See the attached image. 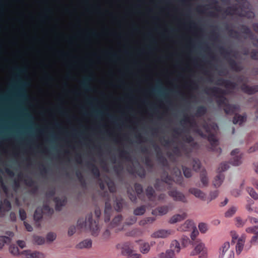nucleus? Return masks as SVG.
I'll use <instances>...</instances> for the list:
<instances>
[{
  "label": "nucleus",
  "instance_id": "412c9836",
  "mask_svg": "<svg viewBox=\"0 0 258 258\" xmlns=\"http://www.w3.org/2000/svg\"><path fill=\"white\" fill-rule=\"evenodd\" d=\"M55 203V209L57 211H60L62 207L64 206L67 202V200L65 197L55 198L54 199Z\"/></svg>",
  "mask_w": 258,
  "mask_h": 258
},
{
  "label": "nucleus",
  "instance_id": "4468645a",
  "mask_svg": "<svg viewBox=\"0 0 258 258\" xmlns=\"http://www.w3.org/2000/svg\"><path fill=\"white\" fill-rule=\"evenodd\" d=\"M170 180L171 178L168 176V175H167L165 178L162 179L161 180L157 178L155 180L154 187L156 190H161L164 187L163 183H169V181Z\"/></svg>",
  "mask_w": 258,
  "mask_h": 258
},
{
  "label": "nucleus",
  "instance_id": "13d9d810",
  "mask_svg": "<svg viewBox=\"0 0 258 258\" xmlns=\"http://www.w3.org/2000/svg\"><path fill=\"white\" fill-rule=\"evenodd\" d=\"M250 57L253 60H258V50L252 49L250 52Z\"/></svg>",
  "mask_w": 258,
  "mask_h": 258
},
{
  "label": "nucleus",
  "instance_id": "338daca9",
  "mask_svg": "<svg viewBox=\"0 0 258 258\" xmlns=\"http://www.w3.org/2000/svg\"><path fill=\"white\" fill-rule=\"evenodd\" d=\"M179 176H178L175 180V182L179 184V185H182V183H183V177L182 176L181 174V172L180 171H179Z\"/></svg>",
  "mask_w": 258,
  "mask_h": 258
},
{
  "label": "nucleus",
  "instance_id": "4c0bfd02",
  "mask_svg": "<svg viewBox=\"0 0 258 258\" xmlns=\"http://www.w3.org/2000/svg\"><path fill=\"white\" fill-rule=\"evenodd\" d=\"M240 31L243 34L248 36L252 35V34L250 28L245 25L242 24L240 26Z\"/></svg>",
  "mask_w": 258,
  "mask_h": 258
},
{
  "label": "nucleus",
  "instance_id": "473e14b6",
  "mask_svg": "<svg viewBox=\"0 0 258 258\" xmlns=\"http://www.w3.org/2000/svg\"><path fill=\"white\" fill-rule=\"evenodd\" d=\"M142 103L144 105H148L149 106V109L150 111H153L155 113H158V108L155 104L148 102L145 100H143L142 101Z\"/></svg>",
  "mask_w": 258,
  "mask_h": 258
},
{
  "label": "nucleus",
  "instance_id": "37998d69",
  "mask_svg": "<svg viewBox=\"0 0 258 258\" xmlns=\"http://www.w3.org/2000/svg\"><path fill=\"white\" fill-rule=\"evenodd\" d=\"M201 181L203 183V186H206L208 184V179L206 176V174L205 171H203L200 174Z\"/></svg>",
  "mask_w": 258,
  "mask_h": 258
},
{
  "label": "nucleus",
  "instance_id": "bf43d9fd",
  "mask_svg": "<svg viewBox=\"0 0 258 258\" xmlns=\"http://www.w3.org/2000/svg\"><path fill=\"white\" fill-rule=\"evenodd\" d=\"M135 189L138 194H141L143 191V186L140 183H136L135 184Z\"/></svg>",
  "mask_w": 258,
  "mask_h": 258
},
{
  "label": "nucleus",
  "instance_id": "774afa93",
  "mask_svg": "<svg viewBox=\"0 0 258 258\" xmlns=\"http://www.w3.org/2000/svg\"><path fill=\"white\" fill-rule=\"evenodd\" d=\"M92 172L94 175L96 176L97 177L99 176V170L98 168L94 165H92Z\"/></svg>",
  "mask_w": 258,
  "mask_h": 258
},
{
  "label": "nucleus",
  "instance_id": "3c124183",
  "mask_svg": "<svg viewBox=\"0 0 258 258\" xmlns=\"http://www.w3.org/2000/svg\"><path fill=\"white\" fill-rule=\"evenodd\" d=\"M157 210L159 213V215H163L166 214L168 212V208L167 206H161L158 207L157 209Z\"/></svg>",
  "mask_w": 258,
  "mask_h": 258
},
{
  "label": "nucleus",
  "instance_id": "49530a36",
  "mask_svg": "<svg viewBox=\"0 0 258 258\" xmlns=\"http://www.w3.org/2000/svg\"><path fill=\"white\" fill-rule=\"evenodd\" d=\"M142 161L145 165L149 167H153V164L150 157L149 156H145L142 159Z\"/></svg>",
  "mask_w": 258,
  "mask_h": 258
},
{
  "label": "nucleus",
  "instance_id": "c85d7f7f",
  "mask_svg": "<svg viewBox=\"0 0 258 258\" xmlns=\"http://www.w3.org/2000/svg\"><path fill=\"white\" fill-rule=\"evenodd\" d=\"M237 109V106L235 104H231L227 103L224 108V112L227 114H233Z\"/></svg>",
  "mask_w": 258,
  "mask_h": 258
},
{
  "label": "nucleus",
  "instance_id": "c9c22d12",
  "mask_svg": "<svg viewBox=\"0 0 258 258\" xmlns=\"http://www.w3.org/2000/svg\"><path fill=\"white\" fill-rule=\"evenodd\" d=\"M230 163L234 166H238L241 164V156H236L230 160Z\"/></svg>",
  "mask_w": 258,
  "mask_h": 258
},
{
  "label": "nucleus",
  "instance_id": "bb28decb",
  "mask_svg": "<svg viewBox=\"0 0 258 258\" xmlns=\"http://www.w3.org/2000/svg\"><path fill=\"white\" fill-rule=\"evenodd\" d=\"M135 170L137 175L141 178H144L146 175V171L144 168L139 163H138L135 166Z\"/></svg>",
  "mask_w": 258,
  "mask_h": 258
},
{
  "label": "nucleus",
  "instance_id": "dca6fc26",
  "mask_svg": "<svg viewBox=\"0 0 258 258\" xmlns=\"http://www.w3.org/2000/svg\"><path fill=\"white\" fill-rule=\"evenodd\" d=\"M117 248L122 255L127 256L129 255L128 242H124L119 243L117 245Z\"/></svg>",
  "mask_w": 258,
  "mask_h": 258
},
{
  "label": "nucleus",
  "instance_id": "aec40b11",
  "mask_svg": "<svg viewBox=\"0 0 258 258\" xmlns=\"http://www.w3.org/2000/svg\"><path fill=\"white\" fill-rule=\"evenodd\" d=\"M194 228H195V226L194 225L193 221L188 220L180 227L179 229L181 231H186L191 230Z\"/></svg>",
  "mask_w": 258,
  "mask_h": 258
},
{
  "label": "nucleus",
  "instance_id": "6e6552de",
  "mask_svg": "<svg viewBox=\"0 0 258 258\" xmlns=\"http://www.w3.org/2000/svg\"><path fill=\"white\" fill-rule=\"evenodd\" d=\"M219 258H234V252L230 249L229 242H224L219 248Z\"/></svg>",
  "mask_w": 258,
  "mask_h": 258
},
{
  "label": "nucleus",
  "instance_id": "052dcab7",
  "mask_svg": "<svg viewBox=\"0 0 258 258\" xmlns=\"http://www.w3.org/2000/svg\"><path fill=\"white\" fill-rule=\"evenodd\" d=\"M0 182H1V185H2V187L3 189V191L5 193L6 196L8 198H9L10 197V195H9V191H8V188L5 185L4 183L3 182L2 178L1 177H0Z\"/></svg>",
  "mask_w": 258,
  "mask_h": 258
},
{
  "label": "nucleus",
  "instance_id": "f8f14e48",
  "mask_svg": "<svg viewBox=\"0 0 258 258\" xmlns=\"http://www.w3.org/2000/svg\"><path fill=\"white\" fill-rule=\"evenodd\" d=\"M208 140L210 143L211 149L213 150H215L217 148V151L220 154L222 152L221 148L218 147V141L216 139L215 136L211 133L208 134Z\"/></svg>",
  "mask_w": 258,
  "mask_h": 258
},
{
  "label": "nucleus",
  "instance_id": "b1692460",
  "mask_svg": "<svg viewBox=\"0 0 258 258\" xmlns=\"http://www.w3.org/2000/svg\"><path fill=\"white\" fill-rule=\"evenodd\" d=\"M92 240L87 239L79 243L76 245V248L78 249L90 248L92 247Z\"/></svg>",
  "mask_w": 258,
  "mask_h": 258
},
{
  "label": "nucleus",
  "instance_id": "2f4dec72",
  "mask_svg": "<svg viewBox=\"0 0 258 258\" xmlns=\"http://www.w3.org/2000/svg\"><path fill=\"white\" fill-rule=\"evenodd\" d=\"M122 220V217L121 216L118 215L115 217L109 225L110 228L117 227L119 225Z\"/></svg>",
  "mask_w": 258,
  "mask_h": 258
},
{
  "label": "nucleus",
  "instance_id": "f03ea898",
  "mask_svg": "<svg viewBox=\"0 0 258 258\" xmlns=\"http://www.w3.org/2000/svg\"><path fill=\"white\" fill-rule=\"evenodd\" d=\"M77 226L81 229H89L92 235L97 236L99 235L100 228L96 221L92 219V215L89 214L85 219L80 218L77 221Z\"/></svg>",
  "mask_w": 258,
  "mask_h": 258
},
{
  "label": "nucleus",
  "instance_id": "f257e3e1",
  "mask_svg": "<svg viewBox=\"0 0 258 258\" xmlns=\"http://www.w3.org/2000/svg\"><path fill=\"white\" fill-rule=\"evenodd\" d=\"M147 92L151 95L161 98L169 105L171 104L170 101L167 99L169 93L178 97L183 96V94L178 90L168 89L165 88L159 80H157L155 87L147 91Z\"/></svg>",
  "mask_w": 258,
  "mask_h": 258
},
{
  "label": "nucleus",
  "instance_id": "a18cd8bd",
  "mask_svg": "<svg viewBox=\"0 0 258 258\" xmlns=\"http://www.w3.org/2000/svg\"><path fill=\"white\" fill-rule=\"evenodd\" d=\"M145 207L144 206H141L134 210V214L135 215H142L145 213Z\"/></svg>",
  "mask_w": 258,
  "mask_h": 258
},
{
  "label": "nucleus",
  "instance_id": "5fc2aeb1",
  "mask_svg": "<svg viewBox=\"0 0 258 258\" xmlns=\"http://www.w3.org/2000/svg\"><path fill=\"white\" fill-rule=\"evenodd\" d=\"M182 170H183V172L184 175L185 177L189 178L191 176V175H192L191 170L190 169H189L187 167L183 166Z\"/></svg>",
  "mask_w": 258,
  "mask_h": 258
},
{
  "label": "nucleus",
  "instance_id": "20e7f679",
  "mask_svg": "<svg viewBox=\"0 0 258 258\" xmlns=\"http://www.w3.org/2000/svg\"><path fill=\"white\" fill-rule=\"evenodd\" d=\"M224 14L227 16L232 15L234 13H236L239 16L241 17H246L248 19H252L254 18L255 15L252 11H245L243 12L241 10V12H238V8L236 5L228 7L223 12Z\"/></svg>",
  "mask_w": 258,
  "mask_h": 258
},
{
  "label": "nucleus",
  "instance_id": "2eb2a0df",
  "mask_svg": "<svg viewBox=\"0 0 258 258\" xmlns=\"http://www.w3.org/2000/svg\"><path fill=\"white\" fill-rule=\"evenodd\" d=\"M228 64L231 70L239 72L242 71V68L240 65L239 63L236 61L234 59L231 58H227Z\"/></svg>",
  "mask_w": 258,
  "mask_h": 258
},
{
  "label": "nucleus",
  "instance_id": "72a5a7b5",
  "mask_svg": "<svg viewBox=\"0 0 258 258\" xmlns=\"http://www.w3.org/2000/svg\"><path fill=\"white\" fill-rule=\"evenodd\" d=\"M57 237V235L55 233L50 232L48 233L46 236V240L48 243H51L54 241Z\"/></svg>",
  "mask_w": 258,
  "mask_h": 258
},
{
  "label": "nucleus",
  "instance_id": "8fccbe9b",
  "mask_svg": "<svg viewBox=\"0 0 258 258\" xmlns=\"http://www.w3.org/2000/svg\"><path fill=\"white\" fill-rule=\"evenodd\" d=\"M236 211V208L235 207H232L225 212V216L226 217H232L235 213Z\"/></svg>",
  "mask_w": 258,
  "mask_h": 258
},
{
  "label": "nucleus",
  "instance_id": "a19ab883",
  "mask_svg": "<svg viewBox=\"0 0 258 258\" xmlns=\"http://www.w3.org/2000/svg\"><path fill=\"white\" fill-rule=\"evenodd\" d=\"M150 249V246L148 243H143L141 244L140 251L142 253H147Z\"/></svg>",
  "mask_w": 258,
  "mask_h": 258
},
{
  "label": "nucleus",
  "instance_id": "680f3d73",
  "mask_svg": "<svg viewBox=\"0 0 258 258\" xmlns=\"http://www.w3.org/2000/svg\"><path fill=\"white\" fill-rule=\"evenodd\" d=\"M76 231V227L74 225L70 226L69 227L68 231V235L69 236H72L75 233Z\"/></svg>",
  "mask_w": 258,
  "mask_h": 258
},
{
  "label": "nucleus",
  "instance_id": "6e6d98bb",
  "mask_svg": "<svg viewBox=\"0 0 258 258\" xmlns=\"http://www.w3.org/2000/svg\"><path fill=\"white\" fill-rule=\"evenodd\" d=\"M219 50L220 53L222 54H225L226 56H229L231 53V50L229 49H226L223 46H220Z\"/></svg>",
  "mask_w": 258,
  "mask_h": 258
},
{
  "label": "nucleus",
  "instance_id": "423d86ee",
  "mask_svg": "<svg viewBox=\"0 0 258 258\" xmlns=\"http://www.w3.org/2000/svg\"><path fill=\"white\" fill-rule=\"evenodd\" d=\"M229 168L227 162L222 163L219 167L218 170L219 174L215 177L213 180V185L215 187H219L222 184L224 179V175L221 173L227 170Z\"/></svg>",
  "mask_w": 258,
  "mask_h": 258
},
{
  "label": "nucleus",
  "instance_id": "79ce46f5",
  "mask_svg": "<svg viewBox=\"0 0 258 258\" xmlns=\"http://www.w3.org/2000/svg\"><path fill=\"white\" fill-rule=\"evenodd\" d=\"M244 241L241 239H239L236 245V250L238 254H239L243 247Z\"/></svg>",
  "mask_w": 258,
  "mask_h": 258
},
{
  "label": "nucleus",
  "instance_id": "0e129e2a",
  "mask_svg": "<svg viewBox=\"0 0 258 258\" xmlns=\"http://www.w3.org/2000/svg\"><path fill=\"white\" fill-rule=\"evenodd\" d=\"M250 39L252 40V45L256 47H258V38L253 36V34L252 35L249 36Z\"/></svg>",
  "mask_w": 258,
  "mask_h": 258
},
{
  "label": "nucleus",
  "instance_id": "f3484780",
  "mask_svg": "<svg viewBox=\"0 0 258 258\" xmlns=\"http://www.w3.org/2000/svg\"><path fill=\"white\" fill-rule=\"evenodd\" d=\"M11 209V204L7 199L0 202V214H3L5 212L10 211Z\"/></svg>",
  "mask_w": 258,
  "mask_h": 258
},
{
  "label": "nucleus",
  "instance_id": "ddd939ff",
  "mask_svg": "<svg viewBox=\"0 0 258 258\" xmlns=\"http://www.w3.org/2000/svg\"><path fill=\"white\" fill-rule=\"evenodd\" d=\"M153 147L156 152V157L157 161L162 164H164L167 162L166 158L163 155L160 147L155 143L153 144Z\"/></svg>",
  "mask_w": 258,
  "mask_h": 258
},
{
  "label": "nucleus",
  "instance_id": "c756f323",
  "mask_svg": "<svg viewBox=\"0 0 258 258\" xmlns=\"http://www.w3.org/2000/svg\"><path fill=\"white\" fill-rule=\"evenodd\" d=\"M124 202L121 197H117L115 198V200L114 204V208L116 211H120L122 208Z\"/></svg>",
  "mask_w": 258,
  "mask_h": 258
},
{
  "label": "nucleus",
  "instance_id": "39448f33",
  "mask_svg": "<svg viewBox=\"0 0 258 258\" xmlns=\"http://www.w3.org/2000/svg\"><path fill=\"white\" fill-rule=\"evenodd\" d=\"M237 82L242 83L240 86L241 90L248 95H252L258 92V85L249 86L246 84L247 80L243 76H239L237 77Z\"/></svg>",
  "mask_w": 258,
  "mask_h": 258
},
{
  "label": "nucleus",
  "instance_id": "a211bd4d",
  "mask_svg": "<svg viewBox=\"0 0 258 258\" xmlns=\"http://www.w3.org/2000/svg\"><path fill=\"white\" fill-rule=\"evenodd\" d=\"M8 236H4L0 237V249L2 248L5 243H9L11 242V237L14 236V233L12 232H8L7 233Z\"/></svg>",
  "mask_w": 258,
  "mask_h": 258
},
{
  "label": "nucleus",
  "instance_id": "9b49d317",
  "mask_svg": "<svg viewBox=\"0 0 258 258\" xmlns=\"http://www.w3.org/2000/svg\"><path fill=\"white\" fill-rule=\"evenodd\" d=\"M216 84L218 85L224 86L227 89H235L237 86L236 82L222 78H219Z\"/></svg>",
  "mask_w": 258,
  "mask_h": 258
},
{
  "label": "nucleus",
  "instance_id": "5701e85b",
  "mask_svg": "<svg viewBox=\"0 0 258 258\" xmlns=\"http://www.w3.org/2000/svg\"><path fill=\"white\" fill-rule=\"evenodd\" d=\"M26 258H42L43 254L39 252H31L30 250H25L23 252Z\"/></svg>",
  "mask_w": 258,
  "mask_h": 258
},
{
  "label": "nucleus",
  "instance_id": "9d476101",
  "mask_svg": "<svg viewBox=\"0 0 258 258\" xmlns=\"http://www.w3.org/2000/svg\"><path fill=\"white\" fill-rule=\"evenodd\" d=\"M168 194L170 197L173 198L174 201H180L183 203L187 202L185 196L175 188L169 190Z\"/></svg>",
  "mask_w": 258,
  "mask_h": 258
},
{
  "label": "nucleus",
  "instance_id": "7ed1b4c3",
  "mask_svg": "<svg viewBox=\"0 0 258 258\" xmlns=\"http://www.w3.org/2000/svg\"><path fill=\"white\" fill-rule=\"evenodd\" d=\"M209 91L218 98L216 102L219 106H224L227 103V98L224 96L226 94L225 90L217 87L207 88L205 90V93L207 94H209Z\"/></svg>",
  "mask_w": 258,
  "mask_h": 258
},
{
  "label": "nucleus",
  "instance_id": "7c9ffc66",
  "mask_svg": "<svg viewBox=\"0 0 258 258\" xmlns=\"http://www.w3.org/2000/svg\"><path fill=\"white\" fill-rule=\"evenodd\" d=\"M207 112V107L204 105H200L197 107L195 115L196 117H201L204 116Z\"/></svg>",
  "mask_w": 258,
  "mask_h": 258
},
{
  "label": "nucleus",
  "instance_id": "c03bdc74",
  "mask_svg": "<svg viewBox=\"0 0 258 258\" xmlns=\"http://www.w3.org/2000/svg\"><path fill=\"white\" fill-rule=\"evenodd\" d=\"M34 242L38 245L43 244L45 242V239L44 237L39 236H35L33 237Z\"/></svg>",
  "mask_w": 258,
  "mask_h": 258
},
{
  "label": "nucleus",
  "instance_id": "cd10ccee",
  "mask_svg": "<svg viewBox=\"0 0 258 258\" xmlns=\"http://www.w3.org/2000/svg\"><path fill=\"white\" fill-rule=\"evenodd\" d=\"M170 234V232L165 230H159L152 235V236L154 238H165L168 235Z\"/></svg>",
  "mask_w": 258,
  "mask_h": 258
},
{
  "label": "nucleus",
  "instance_id": "69168bd1",
  "mask_svg": "<svg viewBox=\"0 0 258 258\" xmlns=\"http://www.w3.org/2000/svg\"><path fill=\"white\" fill-rule=\"evenodd\" d=\"M257 229H258V226H254L246 228V231L247 233H255V232H256V231H257L256 230H257Z\"/></svg>",
  "mask_w": 258,
  "mask_h": 258
},
{
  "label": "nucleus",
  "instance_id": "58836bf2",
  "mask_svg": "<svg viewBox=\"0 0 258 258\" xmlns=\"http://www.w3.org/2000/svg\"><path fill=\"white\" fill-rule=\"evenodd\" d=\"M155 193V190L151 186H148L146 189V196L150 200L154 196Z\"/></svg>",
  "mask_w": 258,
  "mask_h": 258
},
{
  "label": "nucleus",
  "instance_id": "6ab92c4d",
  "mask_svg": "<svg viewBox=\"0 0 258 258\" xmlns=\"http://www.w3.org/2000/svg\"><path fill=\"white\" fill-rule=\"evenodd\" d=\"M189 192L194 195L197 198H200L203 200H205V194L199 189L196 188H190L189 189Z\"/></svg>",
  "mask_w": 258,
  "mask_h": 258
},
{
  "label": "nucleus",
  "instance_id": "864d4df0",
  "mask_svg": "<svg viewBox=\"0 0 258 258\" xmlns=\"http://www.w3.org/2000/svg\"><path fill=\"white\" fill-rule=\"evenodd\" d=\"M193 169L197 171L201 168V163L199 160L194 159L192 161Z\"/></svg>",
  "mask_w": 258,
  "mask_h": 258
},
{
  "label": "nucleus",
  "instance_id": "393cba45",
  "mask_svg": "<svg viewBox=\"0 0 258 258\" xmlns=\"http://www.w3.org/2000/svg\"><path fill=\"white\" fill-rule=\"evenodd\" d=\"M186 216L187 215L186 213L174 215L170 218L169 222L171 224H174L184 220L186 218Z\"/></svg>",
  "mask_w": 258,
  "mask_h": 258
},
{
  "label": "nucleus",
  "instance_id": "0eeeda50",
  "mask_svg": "<svg viewBox=\"0 0 258 258\" xmlns=\"http://www.w3.org/2000/svg\"><path fill=\"white\" fill-rule=\"evenodd\" d=\"M192 244L195 245L196 246L194 249L191 252L190 255H195L200 254V258L206 257V250L205 244L202 242L200 240H196L195 241L192 242Z\"/></svg>",
  "mask_w": 258,
  "mask_h": 258
},
{
  "label": "nucleus",
  "instance_id": "4d7b16f0",
  "mask_svg": "<svg viewBox=\"0 0 258 258\" xmlns=\"http://www.w3.org/2000/svg\"><path fill=\"white\" fill-rule=\"evenodd\" d=\"M182 244L184 246H186L188 243L190 242V239L188 236L183 235L181 237Z\"/></svg>",
  "mask_w": 258,
  "mask_h": 258
},
{
  "label": "nucleus",
  "instance_id": "4be33fe9",
  "mask_svg": "<svg viewBox=\"0 0 258 258\" xmlns=\"http://www.w3.org/2000/svg\"><path fill=\"white\" fill-rule=\"evenodd\" d=\"M247 116L246 114L240 115L238 114H235L233 119V122L234 124L238 123L239 125L242 124L246 120Z\"/></svg>",
  "mask_w": 258,
  "mask_h": 258
},
{
  "label": "nucleus",
  "instance_id": "09e8293b",
  "mask_svg": "<svg viewBox=\"0 0 258 258\" xmlns=\"http://www.w3.org/2000/svg\"><path fill=\"white\" fill-rule=\"evenodd\" d=\"M247 191L249 195L254 200L258 199V194L255 192L253 188L251 187H248Z\"/></svg>",
  "mask_w": 258,
  "mask_h": 258
},
{
  "label": "nucleus",
  "instance_id": "e2e57ef3",
  "mask_svg": "<svg viewBox=\"0 0 258 258\" xmlns=\"http://www.w3.org/2000/svg\"><path fill=\"white\" fill-rule=\"evenodd\" d=\"M199 234L198 231L197 230L196 227L194 228L192 232L189 234L191 239L193 240V242L195 241V240L197 235Z\"/></svg>",
  "mask_w": 258,
  "mask_h": 258
},
{
  "label": "nucleus",
  "instance_id": "ea45409f",
  "mask_svg": "<svg viewBox=\"0 0 258 258\" xmlns=\"http://www.w3.org/2000/svg\"><path fill=\"white\" fill-rule=\"evenodd\" d=\"M226 29L228 30V33L231 37L237 38L239 37V33L237 31L234 30L233 29H229V25H226Z\"/></svg>",
  "mask_w": 258,
  "mask_h": 258
},
{
  "label": "nucleus",
  "instance_id": "1a4fd4ad",
  "mask_svg": "<svg viewBox=\"0 0 258 258\" xmlns=\"http://www.w3.org/2000/svg\"><path fill=\"white\" fill-rule=\"evenodd\" d=\"M180 250V244L177 240H174L172 242L170 246V249L167 250L166 253L160 254L161 258H172L174 252L178 253Z\"/></svg>",
  "mask_w": 258,
  "mask_h": 258
},
{
  "label": "nucleus",
  "instance_id": "603ef678",
  "mask_svg": "<svg viewBox=\"0 0 258 258\" xmlns=\"http://www.w3.org/2000/svg\"><path fill=\"white\" fill-rule=\"evenodd\" d=\"M199 229L201 233H205L208 230V226L205 223H200L199 224Z\"/></svg>",
  "mask_w": 258,
  "mask_h": 258
},
{
  "label": "nucleus",
  "instance_id": "e433bc0d",
  "mask_svg": "<svg viewBox=\"0 0 258 258\" xmlns=\"http://www.w3.org/2000/svg\"><path fill=\"white\" fill-rule=\"evenodd\" d=\"M42 217V210L40 208H37L34 214V219L36 221H39Z\"/></svg>",
  "mask_w": 258,
  "mask_h": 258
},
{
  "label": "nucleus",
  "instance_id": "a878e982",
  "mask_svg": "<svg viewBox=\"0 0 258 258\" xmlns=\"http://www.w3.org/2000/svg\"><path fill=\"white\" fill-rule=\"evenodd\" d=\"M111 211V206L110 203V201H108L105 202V210H104V214H105V217H104V221L105 222H108L110 220V212Z\"/></svg>",
  "mask_w": 258,
  "mask_h": 258
},
{
  "label": "nucleus",
  "instance_id": "f704fd0d",
  "mask_svg": "<svg viewBox=\"0 0 258 258\" xmlns=\"http://www.w3.org/2000/svg\"><path fill=\"white\" fill-rule=\"evenodd\" d=\"M105 183L107 184L110 192H113L115 191V186L114 182L109 178L107 177L105 180Z\"/></svg>",
  "mask_w": 258,
  "mask_h": 258
},
{
  "label": "nucleus",
  "instance_id": "de8ad7c7",
  "mask_svg": "<svg viewBox=\"0 0 258 258\" xmlns=\"http://www.w3.org/2000/svg\"><path fill=\"white\" fill-rule=\"evenodd\" d=\"M9 251L13 255H16L19 254V249L18 247L15 244H11L9 247Z\"/></svg>",
  "mask_w": 258,
  "mask_h": 258
}]
</instances>
